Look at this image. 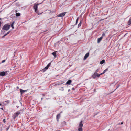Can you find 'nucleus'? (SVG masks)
<instances>
[{"instance_id":"nucleus-1","label":"nucleus","mask_w":131,"mask_h":131,"mask_svg":"<svg viewBox=\"0 0 131 131\" xmlns=\"http://www.w3.org/2000/svg\"><path fill=\"white\" fill-rule=\"evenodd\" d=\"M10 26V25L8 24H6L3 27L2 29L5 30H8L9 29Z\"/></svg>"},{"instance_id":"nucleus-2","label":"nucleus","mask_w":131,"mask_h":131,"mask_svg":"<svg viewBox=\"0 0 131 131\" xmlns=\"http://www.w3.org/2000/svg\"><path fill=\"white\" fill-rule=\"evenodd\" d=\"M39 4L35 3L33 7V8L35 10V12H36L37 9L38 7Z\"/></svg>"},{"instance_id":"nucleus-3","label":"nucleus","mask_w":131,"mask_h":131,"mask_svg":"<svg viewBox=\"0 0 131 131\" xmlns=\"http://www.w3.org/2000/svg\"><path fill=\"white\" fill-rule=\"evenodd\" d=\"M66 12H65L64 13H60L57 15L58 17H62L64 16L65 15Z\"/></svg>"},{"instance_id":"nucleus-4","label":"nucleus","mask_w":131,"mask_h":131,"mask_svg":"<svg viewBox=\"0 0 131 131\" xmlns=\"http://www.w3.org/2000/svg\"><path fill=\"white\" fill-rule=\"evenodd\" d=\"M89 53H87L85 55V56H84V59H83L84 60H85L87 59V57L89 56Z\"/></svg>"},{"instance_id":"nucleus-5","label":"nucleus","mask_w":131,"mask_h":131,"mask_svg":"<svg viewBox=\"0 0 131 131\" xmlns=\"http://www.w3.org/2000/svg\"><path fill=\"white\" fill-rule=\"evenodd\" d=\"M20 91L21 93V94H22L24 92H27V90H23L22 89H20Z\"/></svg>"},{"instance_id":"nucleus-6","label":"nucleus","mask_w":131,"mask_h":131,"mask_svg":"<svg viewBox=\"0 0 131 131\" xmlns=\"http://www.w3.org/2000/svg\"><path fill=\"white\" fill-rule=\"evenodd\" d=\"M103 38V37L102 36H101L100 38H98L97 39V43H99L102 39Z\"/></svg>"},{"instance_id":"nucleus-7","label":"nucleus","mask_w":131,"mask_h":131,"mask_svg":"<svg viewBox=\"0 0 131 131\" xmlns=\"http://www.w3.org/2000/svg\"><path fill=\"white\" fill-rule=\"evenodd\" d=\"M5 74V73L4 72H0V75L1 76H4Z\"/></svg>"},{"instance_id":"nucleus-8","label":"nucleus","mask_w":131,"mask_h":131,"mask_svg":"<svg viewBox=\"0 0 131 131\" xmlns=\"http://www.w3.org/2000/svg\"><path fill=\"white\" fill-rule=\"evenodd\" d=\"M71 80H69L66 83V85H70L71 82Z\"/></svg>"},{"instance_id":"nucleus-9","label":"nucleus","mask_w":131,"mask_h":131,"mask_svg":"<svg viewBox=\"0 0 131 131\" xmlns=\"http://www.w3.org/2000/svg\"><path fill=\"white\" fill-rule=\"evenodd\" d=\"M82 121H81V122L80 123V124L79 125V127H82H82L83 126V124H82Z\"/></svg>"},{"instance_id":"nucleus-10","label":"nucleus","mask_w":131,"mask_h":131,"mask_svg":"<svg viewBox=\"0 0 131 131\" xmlns=\"http://www.w3.org/2000/svg\"><path fill=\"white\" fill-rule=\"evenodd\" d=\"M60 114H57V121H58L59 120V119L60 117Z\"/></svg>"},{"instance_id":"nucleus-11","label":"nucleus","mask_w":131,"mask_h":131,"mask_svg":"<svg viewBox=\"0 0 131 131\" xmlns=\"http://www.w3.org/2000/svg\"><path fill=\"white\" fill-rule=\"evenodd\" d=\"M17 116V115H16L15 113L13 115V117L14 119H15V118Z\"/></svg>"},{"instance_id":"nucleus-12","label":"nucleus","mask_w":131,"mask_h":131,"mask_svg":"<svg viewBox=\"0 0 131 131\" xmlns=\"http://www.w3.org/2000/svg\"><path fill=\"white\" fill-rule=\"evenodd\" d=\"M96 73H94L92 76V77L94 79L96 78Z\"/></svg>"},{"instance_id":"nucleus-13","label":"nucleus","mask_w":131,"mask_h":131,"mask_svg":"<svg viewBox=\"0 0 131 131\" xmlns=\"http://www.w3.org/2000/svg\"><path fill=\"white\" fill-rule=\"evenodd\" d=\"M128 25H130L131 24V17L130 18L128 23Z\"/></svg>"},{"instance_id":"nucleus-14","label":"nucleus","mask_w":131,"mask_h":131,"mask_svg":"<svg viewBox=\"0 0 131 131\" xmlns=\"http://www.w3.org/2000/svg\"><path fill=\"white\" fill-rule=\"evenodd\" d=\"M16 115H17V116H18V115H19L20 113V111H18L16 113H15Z\"/></svg>"},{"instance_id":"nucleus-15","label":"nucleus","mask_w":131,"mask_h":131,"mask_svg":"<svg viewBox=\"0 0 131 131\" xmlns=\"http://www.w3.org/2000/svg\"><path fill=\"white\" fill-rule=\"evenodd\" d=\"M102 75V74L101 73V74H98L97 73H96V77H98L100 76L101 75Z\"/></svg>"},{"instance_id":"nucleus-16","label":"nucleus","mask_w":131,"mask_h":131,"mask_svg":"<svg viewBox=\"0 0 131 131\" xmlns=\"http://www.w3.org/2000/svg\"><path fill=\"white\" fill-rule=\"evenodd\" d=\"M105 61V60H102L100 62V64H103L104 63Z\"/></svg>"},{"instance_id":"nucleus-17","label":"nucleus","mask_w":131,"mask_h":131,"mask_svg":"<svg viewBox=\"0 0 131 131\" xmlns=\"http://www.w3.org/2000/svg\"><path fill=\"white\" fill-rule=\"evenodd\" d=\"M15 23V22L13 21V22L11 24V27H12V28L13 29H14V24Z\"/></svg>"},{"instance_id":"nucleus-18","label":"nucleus","mask_w":131,"mask_h":131,"mask_svg":"<svg viewBox=\"0 0 131 131\" xmlns=\"http://www.w3.org/2000/svg\"><path fill=\"white\" fill-rule=\"evenodd\" d=\"M49 68V67L47 66L46 67H45L44 69H43V70L44 71H46Z\"/></svg>"},{"instance_id":"nucleus-19","label":"nucleus","mask_w":131,"mask_h":131,"mask_svg":"<svg viewBox=\"0 0 131 131\" xmlns=\"http://www.w3.org/2000/svg\"><path fill=\"white\" fill-rule=\"evenodd\" d=\"M57 52V51L54 52H52V54L55 57V56H56V53Z\"/></svg>"},{"instance_id":"nucleus-20","label":"nucleus","mask_w":131,"mask_h":131,"mask_svg":"<svg viewBox=\"0 0 131 131\" xmlns=\"http://www.w3.org/2000/svg\"><path fill=\"white\" fill-rule=\"evenodd\" d=\"M108 68H107V69H106L105 70H104V71H103V72L102 73V74L105 73V72H106L108 70Z\"/></svg>"},{"instance_id":"nucleus-21","label":"nucleus","mask_w":131,"mask_h":131,"mask_svg":"<svg viewBox=\"0 0 131 131\" xmlns=\"http://www.w3.org/2000/svg\"><path fill=\"white\" fill-rule=\"evenodd\" d=\"M63 83H64V82H63V81L61 82H59L57 84V85H61V84H63Z\"/></svg>"},{"instance_id":"nucleus-22","label":"nucleus","mask_w":131,"mask_h":131,"mask_svg":"<svg viewBox=\"0 0 131 131\" xmlns=\"http://www.w3.org/2000/svg\"><path fill=\"white\" fill-rule=\"evenodd\" d=\"M16 15L17 16H20V14L19 13H16Z\"/></svg>"},{"instance_id":"nucleus-23","label":"nucleus","mask_w":131,"mask_h":131,"mask_svg":"<svg viewBox=\"0 0 131 131\" xmlns=\"http://www.w3.org/2000/svg\"><path fill=\"white\" fill-rule=\"evenodd\" d=\"M81 21H80V22L79 23V24L78 25V27H80L81 26Z\"/></svg>"},{"instance_id":"nucleus-24","label":"nucleus","mask_w":131,"mask_h":131,"mask_svg":"<svg viewBox=\"0 0 131 131\" xmlns=\"http://www.w3.org/2000/svg\"><path fill=\"white\" fill-rule=\"evenodd\" d=\"M78 130L79 131H82V128L79 127Z\"/></svg>"},{"instance_id":"nucleus-25","label":"nucleus","mask_w":131,"mask_h":131,"mask_svg":"<svg viewBox=\"0 0 131 131\" xmlns=\"http://www.w3.org/2000/svg\"><path fill=\"white\" fill-rule=\"evenodd\" d=\"M99 69H100L99 68H98L96 70V71H95V73H97V72H98V71L99 70Z\"/></svg>"},{"instance_id":"nucleus-26","label":"nucleus","mask_w":131,"mask_h":131,"mask_svg":"<svg viewBox=\"0 0 131 131\" xmlns=\"http://www.w3.org/2000/svg\"><path fill=\"white\" fill-rule=\"evenodd\" d=\"M78 20H79V18H78H78H77V19H76V24H77V23Z\"/></svg>"},{"instance_id":"nucleus-27","label":"nucleus","mask_w":131,"mask_h":131,"mask_svg":"<svg viewBox=\"0 0 131 131\" xmlns=\"http://www.w3.org/2000/svg\"><path fill=\"white\" fill-rule=\"evenodd\" d=\"M6 101H4L3 102V105H5L6 104L5 103H6Z\"/></svg>"},{"instance_id":"nucleus-28","label":"nucleus","mask_w":131,"mask_h":131,"mask_svg":"<svg viewBox=\"0 0 131 131\" xmlns=\"http://www.w3.org/2000/svg\"><path fill=\"white\" fill-rule=\"evenodd\" d=\"M36 12V13H37V14H38V15H39L40 14H41V13H40V14H39V12L38 11H37H37L36 12Z\"/></svg>"},{"instance_id":"nucleus-29","label":"nucleus","mask_w":131,"mask_h":131,"mask_svg":"<svg viewBox=\"0 0 131 131\" xmlns=\"http://www.w3.org/2000/svg\"><path fill=\"white\" fill-rule=\"evenodd\" d=\"M51 64V63H49L47 66H48L49 67V66H50Z\"/></svg>"},{"instance_id":"nucleus-30","label":"nucleus","mask_w":131,"mask_h":131,"mask_svg":"<svg viewBox=\"0 0 131 131\" xmlns=\"http://www.w3.org/2000/svg\"><path fill=\"white\" fill-rule=\"evenodd\" d=\"M6 102L7 103L6 104H7L8 103H9V101L8 100L7 101H6Z\"/></svg>"},{"instance_id":"nucleus-31","label":"nucleus","mask_w":131,"mask_h":131,"mask_svg":"<svg viewBox=\"0 0 131 131\" xmlns=\"http://www.w3.org/2000/svg\"><path fill=\"white\" fill-rule=\"evenodd\" d=\"M5 60H3L2 61V63H3L4 62H5Z\"/></svg>"},{"instance_id":"nucleus-32","label":"nucleus","mask_w":131,"mask_h":131,"mask_svg":"<svg viewBox=\"0 0 131 131\" xmlns=\"http://www.w3.org/2000/svg\"><path fill=\"white\" fill-rule=\"evenodd\" d=\"M3 122L5 123V119H4L3 120Z\"/></svg>"},{"instance_id":"nucleus-33","label":"nucleus","mask_w":131,"mask_h":131,"mask_svg":"<svg viewBox=\"0 0 131 131\" xmlns=\"http://www.w3.org/2000/svg\"><path fill=\"white\" fill-rule=\"evenodd\" d=\"M10 31H8V32H7V34H9L10 32Z\"/></svg>"},{"instance_id":"nucleus-34","label":"nucleus","mask_w":131,"mask_h":131,"mask_svg":"<svg viewBox=\"0 0 131 131\" xmlns=\"http://www.w3.org/2000/svg\"><path fill=\"white\" fill-rule=\"evenodd\" d=\"M6 36L4 35L2 37V38Z\"/></svg>"},{"instance_id":"nucleus-35","label":"nucleus","mask_w":131,"mask_h":131,"mask_svg":"<svg viewBox=\"0 0 131 131\" xmlns=\"http://www.w3.org/2000/svg\"><path fill=\"white\" fill-rule=\"evenodd\" d=\"M1 24H2L1 22V21H0V27L1 26Z\"/></svg>"},{"instance_id":"nucleus-36","label":"nucleus","mask_w":131,"mask_h":131,"mask_svg":"<svg viewBox=\"0 0 131 131\" xmlns=\"http://www.w3.org/2000/svg\"><path fill=\"white\" fill-rule=\"evenodd\" d=\"M14 56H15V52H14Z\"/></svg>"},{"instance_id":"nucleus-37","label":"nucleus","mask_w":131,"mask_h":131,"mask_svg":"<svg viewBox=\"0 0 131 131\" xmlns=\"http://www.w3.org/2000/svg\"><path fill=\"white\" fill-rule=\"evenodd\" d=\"M8 35L7 33L5 35L6 36V35Z\"/></svg>"},{"instance_id":"nucleus-38","label":"nucleus","mask_w":131,"mask_h":131,"mask_svg":"<svg viewBox=\"0 0 131 131\" xmlns=\"http://www.w3.org/2000/svg\"><path fill=\"white\" fill-rule=\"evenodd\" d=\"M123 122H121V124H123Z\"/></svg>"},{"instance_id":"nucleus-39","label":"nucleus","mask_w":131,"mask_h":131,"mask_svg":"<svg viewBox=\"0 0 131 131\" xmlns=\"http://www.w3.org/2000/svg\"><path fill=\"white\" fill-rule=\"evenodd\" d=\"M105 35V34H103L102 35V36H103L104 35Z\"/></svg>"},{"instance_id":"nucleus-40","label":"nucleus","mask_w":131,"mask_h":131,"mask_svg":"<svg viewBox=\"0 0 131 131\" xmlns=\"http://www.w3.org/2000/svg\"><path fill=\"white\" fill-rule=\"evenodd\" d=\"M2 105V104H0V105Z\"/></svg>"},{"instance_id":"nucleus-41","label":"nucleus","mask_w":131,"mask_h":131,"mask_svg":"<svg viewBox=\"0 0 131 131\" xmlns=\"http://www.w3.org/2000/svg\"><path fill=\"white\" fill-rule=\"evenodd\" d=\"M17 89H18L19 88V87H17Z\"/></svg>"},{"instance_id":"nucleus-42","label":"nucleus","mask_w":131,"mask_h":131,"mask_svg":"<svg viewBox=\"0 0 131 131\" xmlns=\"http://www.w3.org/2000/svg\"><path fill=\"white\" fill-rule=\"evenodd\" d=\"M42 98H41V100H42Z\"/></svg>"},{"instance_id":"nucleus-43","label":"nucleus","mask_w":131,"mask_h":131,"mask_svg":"<svg viewBox=\"0 0 131 131\" xmlns=\"http://www.w3.org/2000/svg\"><path fill=\"white\" fill-rule=\"evenodd\" d=\"M62 88L63 89V87H62Z\"/></svg>"},{"instance_id":"nucleus-44","label":"nucleus","mask_w":131,"mask_h":131,"mask_svg":"<svg viewBox=\"0 0 131 131\" xmlns=\"http://www.w3.org/2000/svg\"><path fill=\"white\" fill-rule=\"evenodd\" d=\"M1 18H0V20H1Z\"/></svg>"}]
</instances>
